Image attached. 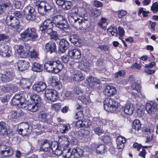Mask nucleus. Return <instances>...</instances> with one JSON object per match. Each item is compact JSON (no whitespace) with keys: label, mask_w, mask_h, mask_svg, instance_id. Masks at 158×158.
<instances>
[{"label":"nucleus","mask_w":158,"mask_h":158,"mask_svg":"<svg viewBox=\"0 0 158 158\" xmlns=\"http://www.w3.org/2000/svg\"><path fill=\"white\" fill-rule=\"evenodd\" d=\"M52 21L49 19L45 20L43 25L40 27L42 33L45 34H49L52 31V28L55 26L63 32L66 31L69 26L67 19L64 15H55L52 17Z\"/></svg>","instance_id":"nucleus-1"},{"label":"nucleus","mask_w":158,"mask_h":158,"mask_svg":"<svg viewBox=\"0 0 158 158\" xmlns=\"http://www.w3.org/2000/svg\"><path fill=\"white\" fill-rule=\"evenodd\" d=\"M21 39L23 41H29L34 42L39 39L37 31L34 28H28L24 30L20 35Z\"/></svg>","instance_id":"nucleus-2"},{"label":"nucleus","mask_w":158,"mask_h":158,"mask_svg":"<svg viewBox=\"0 0 158 158\" xmlns=\"http://www.w3.org/2000/svg\"><path fill=\"white\" fill-rule=\"evenodd\" d=\"M104 108L107 111L111 113H116L119 111L120 104L113 98H106L103 102Z\"/></svg>","instance_id":"nucleus-3"},{"label":"nucleus","mask_w":158,"mask_h":158,"mask_svg":"<svg viewBox=\"0 0 158 158\" xmlns=\"http://www.w3.org/2000/svg\"><path fill=\"white\" fill-rule=\"evenodd\" d=\"M23 13L27 20L32 21L36 18L37 12L35 8L33 7L30 6L25 7L23 10Z\"/></svg>","instance_id":"nucleus-4"},{"label":"nucleus","mask_w":158,"mask_h":158,"mask_svg":"<svg viewBox=\"0 0 158 158\" xmlns=\"http://www.w3.org/2000/svg\"><path fill=\"white\" fill-rule=\"evenodd\" d=\"M71 139L68 138V137L61 136L59 137L58 141L59 144L63 146L64 148L67 147L69 143L72 145H76L77 143L76 139L73 137H71Z\"/></svg>","instance_id":"nucleus-5"},{"label":"nucleus","mask_w":158,"mask_h":158,"mask_svg":"<svg viewBox=\"0 0 158 158\" xmlns=\"http://www.w3.org/2000/svg\"><path fill=\"white\" fill-rule=\"evenodd\" d=\"M45 95L48 100L52 102L56 101L59 98L57 91L52 89H47L45 91Z\"/></svg>","instance_id":"nucleus-6"},{"label":"nucleus","mask_w":158,"mask_h":158,"mask_svg":"<svg viewBox=\"0 0 158 158\" xmlns=\"http://www.w3.org/2000/svg\"><path fill=\"white\" fill-rule=\"evenodd\" d=\"M5 22L7 25L10 26L17 30L19 29L20 26L19 20L16 17L11 15H8L7 16Z\"/></svg>","instance_id":"nucleus-7"},{"label":"nucleus","mask_w":158,"mask_h":158,"mask_svg":"<svg viewBox=\"0 0 158 158\" xmlns=\"http://www.w3.org/2000/svg\"><path fill=\"white\" fill-rule=\"evenodd\" d=\"M41 146L40 147V151L47 152L48 156H50L52 153L51 141L48 139H45L41 142Z\"/></svg>","instance_id":"nucleus-8"},{"label":"nucleus","mask_w":158,"mask_h":158,"mask_svg":"<svg viewBox=\"0 0 158 158\" xmlns=\"http://www.w3.org/2000/svg\"><path fill=\"white\" fill-rule=\"evenodd\" d=\"M82 18V28L87 29L91 25V20L89 14L84 11V13L80 14Z\"/></svg>","instance_id":"nucleus-9"},{"label":"nucleus","mask_w":158,"mask_h":158,"mask_svg":"<svg viewBox=\"0 0 158 158\" xmlns=\"http://www.w3.org/2000/svg\"><path fill=\"white\" fill-rule=\"evenodd\" d=\"M69 19V22L74 27L77 29H82V19H80L73 15H70Z\"/></svg>","instance_id":"nucleus-10"},{"label":"nucleus","mask_w":158,"mask_h":158,"mask_svg":"<svg viewBox=\"0 0 158 158\" xmlns=\"http://www.w3.org/2000/svg\"><path fill=\"white\" fill-rule=\"evenodd\" d=\"M37 117L40 121L47 123H50L52 120L51 115L44 111L39 112L37 114Z\"/></svg>","instance_id":"nucleus-11"},{"label":"nucleus","mask_w":158,"mask_h":158,"mask_svg":"<svg viewBox=\"0 0 158 158\" xmlns=\"http://www.w3.org/2000/svg\"><path fill=\"white\" fill-rule=\"evenodd\" d=\"M14 74L12 71L6 70L4 73L0 74L1 80L4 82L12 81L14 77Z\"/></svg>","instance_id":"nucleus-12"},{"label":"nucleus","mask_w":158,"mask_h":158,"mask_svg":"<svg viewBox=\"0 0 158 158\" xmlns=\"http://www.w3.org/2000/svg\"><path fill=\"white\" fill-rule=\"evenodd\" d=\"M145 109L148 114L153 115L158 110V105L155 102H153L152 104L147 103L146 105Z\"/></svg>","instance_id":"nucleus-13"},{"label":"nucleus","mask_w":158,"mask_h":158,"mask_svg":"<svg viewBox=\"0 0 158 158\" xmlns=\"http://www.w3.org/2000/svg\"><path fill=\"white\" fill-rule=\"evenodd\" d=\"M17 130L19 134L26 136L29 135L32 131L31 127L27 124H25L22 128L18 129Z\"/></svg>","instance_id":"nucleus-14"},{"label":"nucleus","mask_w":158,"mask_h":158,"mask_svg":"<svg viewBox=\"0 0 158 158\" xmlns=\"http://www.w3.org/2000/svg\"><path fill=\"white\" fill-rule=\"evenodd\" d=\"M45 50L46 52L52 54L56 52L57 51L56 43L53 41H50L45 45Z\"/></svg>","instance_id":"nucleus-15"},{"label":"nucleus","mask_w":158,"mask_h":158,"mask_svg":"<svg viewBox=\"0 0 158 158\" xmlns=\"http://www.w3.org/2000/svg\"><path fill=\"white\" fill-rule=\"evenodd\" d=\"M69 47V43L66 40L62 39L60 40L58 47L59 53L61 54L64 53Z\"/></svg>","instance_id":"nucleus-16"},{"label":"nucleus","mask_w":158,"mask_h":158,"mask_svg":"<svg viewBox=\"0 0 158 158\" xmlns=\"http://www.w3.org/2000/svg\"><path fill=\"white\" fill-rule=\"evenodd\" d=\"M25 100L23 94H16L15 95L12 99L11 102L13 105H17L18 106L20 103L23 102V101Z\"/></svg>","instance_id":"nucleus-17"},{"label":"nucleus","mask_w":158,"mask_h":158,"mask_svg":"<svg viewBox=\"0 0 158 158\" xmlns=\"http://www.w3.org/2000/svg\"><path fill=\"white\" fill-rule=\"evenodd\" d=\"M69 57L74 60L80 59L81 57V55L80 50L76 49H71L68 52Z\"/></svg>","instance_id":"nucleus-18"},{"label":"nucleus","mask_w":158,"mask_h":158,"mask_svg":"<svg viewBox=\"0 0 158 158\" xmlns=\"http://www.w3.org/2000/svg\"><path fill=\"white\" fill-rule=\"evenodd\" d=\"M116 93L117 90L115 88L110 85H107L103 90V93L105 95L108 97L113 96Z\"/></svg>","instance_id":"nucleus-19"},{"label":"nucleus","mask_w":158,"mask_h":158,"mask_svg":"<svg viewBox=\"0 0 158 158\" xmlns=\"http://www.w3.org/2000/svg\"><path fill=\"white\" fill-rule=\"evenodd\" d=\"M55 61H49L45 63L44 65L45 69L48 72L54 73L55 67H56Z\"/></svg>","instance_id":"nucleus-20"},{"label":"nucleus","mask_w":158,"mask_h":158,"mask_svg":"<svg viewBox=\"0 0 158 158\" xmlns=\"http://www.w3.org/2000/svg\"><path fill=\"white\" fill-rule=\"evenodd\" d=\"M46 87V85L45 82L40 81L34 84L32 88L34 90L40 92L44 90Z\"/></svg>","instance_id":"nucleus-21"},{"label":"nucleus","mask_w":158,"mask_h":158,"mask_svg":"<svg viewBox=\"0 0 158 158\" xmlns=\"http://www.w3.org/2000/svg\"><path fill=\"white\" fill-rule=\"evenodd\" d=\"M143 131L145 135L148 136H146V140L145 142L148 143L150 142L153 138V130L149 127H144L143 128Z\"/></svg>","instance_id":"nucleus-22"},{"label":"nucleus","mask_w":158,"mask_h":158,"mask_svg":"<svg viewBox=\"0 0 158 158\" xmlns=\"http://www.w3.org/2000/svg\"><path fill=\"white\" fill-rule=\"evenodd\" d=\"M9 47L7 45L5 44L0 45V51L1 55L5 57H9L11 55L8 52Z\"/></svg>","instance_id":"nucleus-23"},{"label":"nucleus","mask_w":158,"mask_h":158,"mask_svg":"<svg viewBox=\"0 0 158 158\" xmlns=\"http://www.w3.org/2000/svg\"><path fill=\"white\" fill-rule=\"evenodd\" d=\"M30 66L28 62L25 60H19L18 63V69L21 71L27 69Z\"/></svg>","instance_id":"nucleus-24"},{"label":"nucleus","mask_w":158,"mask_h":158,"mask_svg":"<svg viewBox=\"0 0 158 158\" xmlns=\"http://www.w3.org/2000/svg\"><path fill=\"white\" fill-rule=\"evenodd\" d=\"M70 40L77 47H79L82 45L81 41L79 39L78 36L76 34H71L70 36Z\"/></svg>","instance_id":"nucleus-25"},{"label":"nucleus","mask_w":158,"mask_h":158,"mask_svg":"<svg viewBox=\"0 0 158 158\" xmlns=\"http://www.w3.org/2000/svg\"><path fill=\"white\" fill-rule=\"evenodd\" d=\"M127 140L126 138L122 136L118 137L116 140L117 148L120 149H123Z\"/></svg>","instance_id":"nucleus-26"},{"label":"nucleus","mask_w":158,"mask_h":158,"mask_svg":"<svg viewBox=\"0 0 158 158\" xmlns=\"http://www.w3.org/2000/svg\"><path fill=\"white\" fill-rule=\"evenodd\" d=\"M83 150L79 147H76L72 149V158H80L83 155Z\"/></svg>","instance_id":"nucleus-27"},{"label":"nucleus","mask_w":158,"mask_h":158,"mask_svg":"<svg viewBox=\"0 0 158 158\" xmlns=\"http://www.w3.org/2000/svg\"><path fill=\"white\" fill-rule=\"evenodd\" d=\"M89 133L90 132L88 130L84 129H81L74 133L75 135L80 139H82L84 136L89 135Z\"/></svg>","instance_id":"nucleus-28"},{"label":"nucleus","mask_w":158,"mask_h":158,"mask_svg":"<svg viewBox=\"0 0 158 158\" xmlns=\"http://www.w3.org/2000/svg\"><path fill=\"white\" fill-rule=\"evenodd\" d=\"M86 81L89 86L92 87L100 83V81L98 79L92 76L88 77L86 79Z\"/></svg>","instance_id":"nucleus-29"},{"label":"nucleus","mask_w":158,"mask_h":158,"mask_svg":"<svg viewBox=\"0 0 158 158\" xmlns=\"http://www.w3.org/2000/svg\"><path fill=\"white\" fill-rule=\"evenodd\" d=\"M50 83L51 85L56 89H60L62 87L61 82L60 81H56V79L53 77L49 78Z\"/></svg>","instance_id":"nucleus-30"},{"label":"nucleus","mask_w":158,"mask_h":158,"mask_svg":"<svg viewBox=\"0 0 158 158\" xmlns=\"http://www.w3.org/2000/svg\"><path fill=\"white\" fill-rule=\"evenodd\" d=\"M17 46V52L20 57L22 58L26 57L28 55V51L27 50L25 51L23 46L18 45Z\"/></svg>","instance_id":"nucleus-31"},{"label":"nucleus","mask_w":158,"mask_h":158,"mask_svg":"<svg viewBox=\"0 0 158 158\" xmlns=\"http://www.w3.org/2000/svg\"><path fill=\"white\" fill-rule=\"evenodd\" d=\"M124 110V113L127 115H131L133 113L134 110V107L132 104H127L123 108Z\"/></svg>","instance_id":"nucleus-32"},{"label":"nucleus","mask_w":158,"mask_h":158,"mask_svg":"<svg viewBox=\"0 0 158 158\" xmlns=\"http://www.w3.org/2000/svg\"><path fill=\"white\" fill-rule=\"evenodd\" d=\"M71 80L80 81H82L84 79V76L81 72H78L76 73L73 74L70 78Z\"/></svg>","instance_id":"nucleus-33"},{"label":"nucleus","mask_w":158,"mask_h":158,"mask_svg":"<svg viewBox=\"0 0 158 158\" xmlns=\"http://www.w3.org/2000/svg\"><path fill=\"white\" fill-rule=\"evenodd\" d=\"M89 63L85 60H82L79 64V68L85 72H86L89 69Z\"/></svg>","instance_id":"nucleus-34"},{"label":"nucleus","mask_w":158,"mask_h":158,"mask_svg":"<svg viewBox=\"0 0 158 158\" xmlns=\"http://www.w3.org/2000/svg\"><path fill=\"white\" fill-rule=\"evenodd\" d=\"M31 69L35 72H41L43 70L42 66L39 63L33 62L32 63Z\"/></svg>","instance_id":"nucleus-35"},{"label":"nucleus","mask_w":158,"mask_h":158,"mask_svg":"<svg viewBox=\"0 0 158 158\" xmlns=\"http://www.w3.org/2000/svg\"><path fill=\"white\" fill-rule=\"evenodd\" d=\"M64 148L59 144L57 145L56 148H53L52 149V153L57 156H60L61 154H63V150L64 149Z\"/></svg>","instance_id":"nucleus-36"},{"label":"nucleus","mask_w":158,"mask_h":158,"mask_svg":"<svg viewBox=\"0 0 158 158\" xmlns=\"http://www.w3.org/2000/svg\"><path fill=\"white\" fill-rule=\"evenodd\" d=\"M95 148L96 151L98 154H103L106 152V148L104 144H100L97 145Z\"/></svg>","instance_id":"nucleus-37"},{"label":"nucleus","mask_w":158,"mask_h":158,"mask_svg":"<svg viewBox=\"0 0 158 158\" xmlns=\"http://www.w3.org/2000/svg\"><path fill=\"white\" fill-rule=\"evenodd\" d=\"M31 101L40 107L41 105V98L38 95H34L31 98Z\"/></svg>","instance_id":"nucleus-38"},{"label":"nucleus","mask_w":158,"mask_h":158,"mask_svg":"<svg viewBox=\"0 0 158 158\" xmlns=\"http://www.w3.org/2000/svg\"><path fill=\"white\" fill-rule=\"evenodd\" d=\"M95 65L99 71H101L105 68V63L102 59H98L95 62Z\"/></svg>","instance_id":"nucleus-39"},{"label":"nucleus","mask_w":158,"mask_h":158,"mask_svg":"<svg viewBox=\"0 0 158 158\" xmlns=\"http://www.w3.org/2000/svg\"><path fill=\"white\" fill-rule=\"evenodd\" d=\"M13 152V150L11 148L8 147H6L5 150L2 151L1 153L4 157H5L11 155Z\"/></svg>","instance_id":"nucleus-40"},{"label":"nucleus","mask_w":158,"mask_h":158,"mask_svg":"<svg viewBox=\"0 0 158 158\" xmlns=\"http://www.w3.org/2000/svg\"><path fill=\"white\" fill-rule=\"evenodd\" d=\"M63 156L64 158H69L71 157L72 158L73 153L72 152V149H67L64 148V149L63 150Z\"/></svg>","instance_id":"nucleus-41"},{"label":"nucleus","mask_w":158,"mask_h":158,"mask_svg":"<svg viewBox=\"0 0 158 158\" xmlns=\"http://www.w3.org/2000/svg\"><path fill=\"white\" fill-rule=\"evenodd\" d=\"M7 130L6 123L3 121L0 122V135H5L7 133Z\"/></svg>","instance_id":"nucleus-42"},{"label":"nucleus","mask_w":158,"mask_h":158,"mask_svg":"<svg viewBox=\"0 0 158 158\" xmlns=\"http://www.w3.org/2000/svg\"><path fill=\"white\" fill-rule=\"evenodd\" d=\"M39 107L36 106L35 104L30 101L29 103L27 105L28 110L32 112H35L38 110Z\"/></svg>","instance_id":"nucleus-43"},{"label":"nucleus","mask_w":158,"mask_h":158,"mask_svg":"<svg viewBox=\"0 0 158 158\" xmlns=\"http://www.w3.org/2000/svg\"><path fill=\"white\" fill-rule=\"evenodd\" d=\"M132 128L137 131L141 129V125L139 120L135 119L134 121L132 124Z\"/></svg>","instance_id":"nucleus-44"},{"label":"nucleus","mask_w":158,"mask_h":158,"mask_svg":"<svg viewBox=\"0 0 158 158\" xmlns=\"http://www.w3.org/2000/svg\"><path fill=\"white\" fill-rule=\"evenodd\" d=\"M56 62V67H55L54 73H56L60 72L62 69L63 65L59 60L55 61Z\"/></svg>","instance_id":"nucleus-45"},{"label":"nucleus","mask_w":158,"mask_h":158,"mask_svg":"<svg viewBox=\"0 0 158 158\" xmlns=\"http://www.w3.org/2000/svg\"><path fill=\"white\" fill-rule=\"evenodd\" d=\"M32 127L35 130V132L37 135L41 134L44 131L43 130H41V125L40 124L38 123L36 125H34L32 126Z\"/></svg>","instance_id":"nucleus-46"},{"label":"nucleus","mask_w":158,"mask_h":158,"mask_svg":"<svg viewBox=\"0 0 158 158\" xmlns=\"http://www.w3.org/2000/svg\"><path fill=\"white\" fill-rule=\"evenodd\" d=\"M70 128V125L69 124L61 125L60 128V131L62 133H67Z\"/></svg>","instance_id":"nucleus-47"},{"label":"nucleus","mask_w":158,"mask_h":158,"mask_svg":"<svg viewBox=\"0 0 158 158\" xmlns=\"http://www.w3.org/2000/svg\"><path fill=\"white\" fill-rule=\"evenodd\" d=\"M44 4V2H42L37 6L38 12L42 15H44L46 13Z\"/></svg>","instance_id":"nucleus-48"},{"label":"nucleus","mask_w":158,"mask_h":158,"mask_svg":"<svg viewBox=\"0 0 158 158\" xmlns=\"http://www.w3.org/2000/svg\"><path fill=\"white\" fill-rule=\"evenodd\" d=\"M78 99L85 104H87L90 102V98L88 96H79Z\"/></svg>","instance_id":"nucleus-49"},{"label":"nucleus","mask_w":158,"mask_h":158,"mask_svg":"<svg viewBox=\"0 0 158 158\" xmlns=\"http://www.w3.org/2000/svg\"><path fill=\"white\" fill-rule=\"evenodd\" d=\"M93 130L94 132L98 135H100L104 133V131L102 129L97 125H94V126Z\"/></svg>","instance_id":"nucleus-50"},{"label":"nucleus","mask_w":158,"mask_h":158,"mask_svg":"<svg viewBox=\"0 0 158 158\" xmlns=\"http://www.w3.org/2000/svg\"><path fill=\"white\" fill-rule=\"evenodd\" d=\"M48 35L50 36V38L51 40H53L55 41H57L58 40H59L58 34L57 32L55 31H53L52 30V31L49 34H47Z\"/></svg>","instance_id":"nucleus-51"},{"label":"nucleus","mask_w":158,"mask_h":158,"mask_svg":"<svg viewBox=\"0 0 158 158\" xmlns=\"http://www.w3.org/2000/svg\"><path fill=\"white\" fill-rule=\"evenodd\" d=\"M8 84L9 88V93H14L19 90L18 87L15 85L11 83H9Z\"/></svg>","instance_id":"nucleus-52"},{"label":"nucleus","mask_w":158,"mask_h":158,"mask_svg":"<svg viewBox=\"0 0 158 158\" xmlns=\"http://www.w3.org/2000/svg\"><path fill=\"white\" fill-rule=\"evenodd\" d=\"M102 139L104 143L105 144H109V145H110L112 144V139L107 135L104 136L102 138Z\"/></svg>","instance_id":"nucleus-53"},{"label":"nucleus","mask_w":158,"mask_h":158,"mask_svg":"<svg viewBox=\"0 0 158 158\" xmlns=\"http://www.w3.org/2000/svg\"><path fill=\"white\" fill-rule=\"evenodd\" d=\"M77 121H74L72 124L77 128L83 127L82 120L81 119H78Z\"/></svg>","instance_id":"nucleus-54"},{"label":"nucleus","mask_w":158,"mask_h":158,"mask_svg":"<svg viewBox=\"0 0 158 158\" xmlns=\"http://www.w3.org/2000/svg\"><path fill=\"white\" fill-rule=\"evenodd\" d=\"M131 87L133 89L136 90L138 92H139L140 91L141 86L139 84H138L135 82L132 83Z\"/></svg>","instance_id":"nucleus-55"},{"label":"nucleus","mask_w":158,"mask_h":158,"mask_svg":"<svg viewBox=\"0 0 158 158\" xmlns=\"http://www.w3.org/2000/svg\"><path fill=\"white\" fill-rule=\"evenodd\" d=\"M44 4L46 13L50 12L52 7V6L47 2H44Z\"/></svg>","instance_id":"nucleus-56"},{"label":"nucleus","mask_w":158,"mask_h":158,"mask_svg":"<svg viewBox=\"0 0 158 158\" xmlns=\"http://www.w3.org/2000/svg\"><path fill=\"white\" fill-rule=\"evenodd\" d=\"M1 9H2V11L3 10H8L11 7V5L10 3L6 2L4 3L1 6Z\"/></svg>","instance_id":"nucleus-57"},{"label":"nucleus","mask_w":158,"mask_h":158,"mask_svg":"<svg viewBox=\"0 0 158 158\" xmlns=\"http://www.w3.org/2000/svg\"><path fill=\"white\" fill-rule=\"evenodd\" d=\"M91 123L88 119H85L82 120L83 127H88L91 124Z\"/></svg>","instance_id":"nucleus-58"},{"label":"nucleus","mask_w":158,"mask_h":158,"mask_svg":"<svg viewBox=\"0 0 158 158\" xmlns=\"http://www.w3.org/2000/svg\"><path fill=\"white\" fill-rule=\"evenodd\" d=\"M71 6L72 3L71 2L64 1V3L63 5V8L65 10H67L71 8Z\"/></svg>","instance_id":"nucleus-59"},{"label":"nucleus","mask_w":158,"mask_h":158,"mask_svg":"<svg viewBox=\"0 0 158 158\" xmlns=\"http://www.w3.org/2000/svg\"><path fill=\"white\" fill-rule=\"evenodd\" d=\"M10 98V96L8 94H6L0 98L1 101L3 103H7Z\"/></svg>","instance_id":"nucleus-60"},{"label":"nucleus","mask_w":158,"mask_h":158,"mask_svg":"<svg viewBox=\"0 0 158 158\" xmlns=\"http://www.w3.org/2000/svg\"><path fill=\"white\" fill-rule=\"evenodd\" d=\"M101 15L100 10L97 8H93L92 10V15L95 17H97Z\"/></svg>","instance_id":"nucleus-61"},{"label":"nucleus","mask_w":158,"mask_h":158,"mask_svg":"<svg viewBox=\"0 0 158 158\" xmlns=\"http://www.w3.org/2000/svg\"><path fill=\"white\" fill-rule=\"evenodd\" d=\"M125 73L124 71L123 70H121L115 73L114 77L116 78H118L119 77L123 76L125 75Z\"/></svg>","instance_id":"nucleus-62"},{"label":"nucleus","mask_w":158,"mask_h":158,"mask_svg":"<svg viewBox=\"0 0 158 158\" xmlns=\"http://www.w3.org/2000/svg\"><path fill=\"white\" fill-rule=\"evenodd\" d=\"M151 9L154 13L157 12L158 11V3L157 2L153 3L151 7Z\"/></svg>","instance_id":"nucleus-63"},{"label":"nucleus","mask_w":158,"mask_h":158,"mask_svg":"<svg viewBox=\"0 0 158 158\" xmlns=\"http://www.w3.org/2000/svg\"><path fill=\"white\" fill-rule=\"evenodd\" d=\"M98 48L103 51H108L109 50V47L107 45H99Z\"/></svg>","instance_id":"nucleus-64"}]
</instances>
